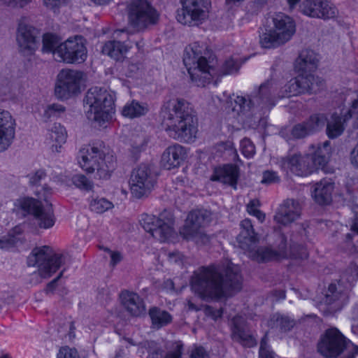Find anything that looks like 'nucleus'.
<instances>
[{
    "label": "nucleus",
    "mask_w": 358,
    "mask_h": 358,
    "mask_svg": "<svg viewBox=\"0 0 358 358\" xmlns=\"http://www.w3.org/2000/svg\"><path fill=\"white\" fill-rule=\"evenodd\" d=\"M301 210V206L297 201L287 199L280 206L274 220L279 224L287 225L300 217Z\"/></svg>",
    "instance_id": "nucleus-25"
},
{
    "label": "nucleus",
    "mask_w": 358,
    "mask_h": 358,
    "mask_svg": "<svg viewBox=\"0 0 358 358\" xmlns=\"http://www.w3.org/2000/svg\"><path fill=\"white\" fill-rule=\"evenodd\" d=\"M186 154L184 147L179 144L169 146L162 154V166L167 170L178 167L185 158Z\"/></svg>",
    "instance_id": "nucleus-28"
},
{
    "label": "nucleus",
    "mask_w": 358,
    "mask_h": 358,
    "mask_svg": "<svg viewBox=\"0 0 358 358\" xmlns=\"http://www.w3.org/2000/svg\"><path fill=\"white\" fill-rule=\"evenodd\" d=\"M334 185L330 180H322L317 182L313 190L315 201L320 205L329 204L331 201V194Z\"/></svg>",
    "instance_id": "nucleus-32"
},
{
    "label": "nucleus",
    "mask_w": 358,
    "mask_h": 358,
    "mask_svg": "<svg viewBox=\"0 0 358 358\" xmlns=\"http://www.w3.org/2000/svg\"><path fill=\"white\" fill-rule=\"evenodd\" d=\"M203 48L194 43L187 46L183 55V63L191 80L197 86H204L217 73L214 59H207L202 55Z\"/></svg>",
    "instance_id": "nucleus-7"
},
{
    "label": "nucleus",
    "mask_w": 358,
    "mask_h": 358,
    "mask_svg": "<svg viewBox=\"0 0 358 358\" xmlns=\"http://www.w3.org/2000/svg\"><path fill=\"white\" fill-rule=\"evenodd\" d=\"M240 227L241 230L237 237L240 247L245 250H251L258 241L252 222L250 219H245L241 221Z\"/></svg>",
    "instance_id": "nucleus-30"
},
{
    "label": "nucleus",
    "mask_w": 358,
    "mask_h": 358,
    "mask_svg": "<svg viewBox=\"0 0 358 358\" xmlns=\"http://www.w3.org/2000/svg\"><path fill=\"white\" fill-rule=\"evenodd\" d=\"M70 181L71 184H67V185H73L76 188L83 191H90L94 187L93 182L83 174L73 175Z\"/></svg>",
    "instance_id": "nucleus-43"
},
{
    "label": "nucleus",
    "mask_w": 358,
    "mask_h": 358,
    "mask_svg": "<svg viewBox=\"0 0 358 358\" xmlns=\"http://www.w3.org/2000/svg\"><path fill=\"white\" fill-rule=\"evenodd\" d=\"M23 233V229L20 225L12 228L6 235L0 238V249L9 250L21 242L20 236Z\"/></svg>",
    "instance_id": "nucleus-36"
},
{
    "label": "nucleus",
    "mask_w": 358,
    "mask_h": 358,
    "mask_svg": "<svg viewBox=\"0 0 358 358\" xmlns=\"http://www.w3.org/2000/svg\"><path fill=\"white\" fill-rule=\"evenodd\" d=\"M280 181V178L278 173L274 171H265L262 173V179L261 182L266 185H272L278 183Z\"/></svg>",
    "instance_id": "nucleus-54"
},
{
    "label": "nucleus",
    "mask_w": 358,
    "mask_h": 358,
    "mask_svg": "<svg viewBox=\"0 0 358 358\" xmlns=\"http://www.w3.org/2000/svg\"><path fill=\"white\" fill-rule=\"evenodd\" d=\"M210 220V213L206 210H195L190 212L185 224L180 233L187 240L194 241L196 244L206 245L210 237L205 234L202 228Z\"/></svg>",
    "instance_id": "nucleus-12"
},
{
    "label": "nucleus",
    "mask_w": 358,
    "mask_h": 358,
    "mask_svg": "<svg viewBox=\"0 0 358 358\" xmlns=\"http://www.w3.org/2000/svg\"><path fill=\"white\" fill-rule=\"evenodd\" d=\"M51 194L52 189L44 185L35 192L38 199L27 196L17 200V206L24 214L32 215L38 226L45 229L51 228L55 222L52 204L47 201Z\"/></svg>",
    "instance_id": "nucleus-6"
},
{
    "label": "nucleus",
    "mask_w": 358,
    "mask_h": 358,
    "mask_svg": "<svg viewBox=\"0 0 358 358\" xmlns=\"http://www.w3.org/2000/svg\"><path fill=\"white\" fill-rule=\"evenodd\" d=\"M358 279V266L355 264L350 265L341 275L338 281V287L336 284H330L326 294V302L331 304L337 303L342 306L347 302L348 289Z\"/></svg>",
    "instance_id": "nucleus-16"
},
{
    "label": "nucleus",
    "mask_w": 358,
    "mask_h": 358,
    "mask_svg": "<svg viewBox=\"0 0 358 358\" xmlns=\"http://www.w3.org/2000/svg\"><path fill=\"white\" fill-rule=\"evenodd\" d=\"M149 315L152 325L157 328H161L171 322L172 316L166 310L157 307H152L149 310Z\"/></svg>",
    "instance_id": "nucleus-38"
},
{
    "label": "nucleus",
    "mask_w": 358,
    "mask_h": 358,
    "mask_svg": "<svg viewBox=\"0 0 358 358\" xmlns=\"http://www.w3.org/2000/svg\"><path fill=\"white\" fill-rule=\"evenodd\" d=\"M65 111V108L59 103H52L47 106L44 111V117L47 119L59 117Z\"/></svg>",
    "instance_id": "nucleus-48"
},
{
    "label": "nucleus",
    "mask_w": 358,
    "mask_h": 358,
    "mask_svg": "<svg viewBox=\"0 0 358 358\" xmlns=\"http://www.w3.org/2000/svg\"><path fill=\"white\" fill-rule=\"evenodd\" d=\"M52 151L59 152V148L65 143L67 134L65 128L59 123H55L48 133Z\"/></svg>",
    "instance_id": "nucleus-35"
},
{
    "label": "nucleus",
    "mask_w": 358,
    "mask_h": 358,
    "mask_svg": "<svg viewBox=\"0 0 358 358\" xmlns=\"http://www.w3.org/2000/svg\"><path fill=\"white\" fill-rule=\"evenodd\" d=\"M56 60L66 64H81L87 57L86 39L76 35L61 43L56 49Z\"/></svg>",
    "instance_id": "nucleus-15"
},
{
    "label": "nucleus",
    "mask_w": 358,
    "mask_h": 358,
    "mask_svg": "<svg viewBox=\"0 0 358 358\" xmlns=\"http://www.w3.org/2000/svg\"><path fill=\"white\" fill-rule=\"evenodd\" d=\"M15 120L9 111L0 108V152L6 150L15 136Z\"/></svg>",
    "instance_id": "nucleus-23"
},
{
    "label": "nucleus",
    "mask_w": 358,
    "mask_h": 358,
    "mask_svg": "<svg viewBox=\"0 0 358 358\" xmlns=\"http://www.w3.org/2000/svg\"><path fill=\"white\" fill-rule=\"evenodd\" d=\"M268 342V336L265 334L260 342L259 351V358H275V353L273 350H271Z\"/></svg>",
    "instance_id": "nucleus-49"
},
{
    "label": "nucleus",
    "mask_w": 358,
    "mask_h": 358,
    "mask_svg": "<svg viewBox=\"0 0 358 358\" xmlns=\"http://www.w3.org/2000/svg\"><path fill=\"white\" fill-rule=\"evenodd\" d=\"M348 109L346 110L345 120L352 118V126L358 128V95L349 102Z\"/></svg>",
    "instance_id": "nucleus-46"
},
{
    "label": "nucleus",
    "mask_w": 358,
    "mask_h": 358,
    "mask_svg": "<svg viewBox=\"0 0 358 358\" xmlns=\"http://www.w3.org/2000/svg\"><path fill=\"white\" fill-rule=\"evenodd\" d=\"M157 174L148 164H141L130 176L129 187L131 195L136 199L147 197L157 183Z\"/></svg>",
    "instance_id": "nucleus-14"
},
{
    "label": "nucleus",
    "mask_w": 358,
    "mask_h": 358,
    "mask_svg": "<svg viewBox=\"0 0 358 358\" xmlns=\"http://www.w3.org/2000/svg\"><path fill=\"white\" fill-rule=\"evenodd\" d=\"M318 352L327 358H354L358 346L347 339L336 328L327 329L317 345Z\"/></svg>",
    "instance_id": "nucleus-9"
},
{
    "label": "nucleus",
    "mask_w": 358,
    "mask_h": 358,
    "mask_svg": "<svg viewBox=\"0 0 358 358\" xmlns=\"http://www.w3.org/2000/svg\"><path fill=\"white\" fill-rule=\"evenodd\" d=\"M83 73L76 70H62L58 74V83L55 92L59 99H67L69 96L76 94L80 91Z\"/></svg>",
    "instance_id": "nucleus-19"
},
{
    "label": "nucleus",
    "mask_w": 358,
    "mask_h": 358,
    "mask_svg": "<svg viewBox=\"0 0 358 358\" xmlns=\"http://www.w3.org/2000/svg\"><path fill=\"white\" fill-rule=\"evenodd\" d=\"M189 358H210V355L203 347L194 345L189 352Z\"/></svg>",
    "instance_id": "nucleus-56"
},
{
    "label": "nucleus",
    "mask_w": 358,
    "mask_h": 358,
    "mask_svg": "<svg viewBox=\"0 0 358 358\" xmlns=\"http://www.w3.org/2000/svg\"><path fill=\"white\" fill-rule=\"evenodd\" d=\"M160 116L168 135L175 140L193 142L198 132V118L191 103L183 99L169 100L162 107Z\"/></svg>",
    "instance_id": "nucleus-2"
},
{
    "label": "nucleus",
    "mask_w": 358,
    "mask_h": 358,
    "mask_svg": "<svg viewBox=\"0 0 358 358\" xmlns=\"http://www.w3.org/2000/svg\"><path fill=\"white\" fill-rule=\"evenodd\" d=\"M240 149L242 154L247 158L252 157L255 153V145L247 138H243L241 141Z\"/></svg>",
    "instance_id": "nucleus-50"
},
{
    "label": "nucleus",
    "mask_w": 358,
    "mask_h": 358,
    "mask_svg": "<svg viewBox=\"0 0 358 358\" xmlns=\"http://www.w3.org/2000/svg\"><path fill=\"white\" fill-rule=\"evenodd\" d=\"M268 324L272 329L275 328L282 332H287L294 327L295 322L287 315L275 313L271 317Z\"/></svg>",
    "instance_id": "nucleus-37"
},
{
    "label": "nucleus",
    "mask_w": 358,
    "mask_h": 358,
    "mask_svg": "<svg viewBox=\"0 0 358 358\" xmlns=\"http://www.w3.org/2000/svg\"><path fill=\"white\" fill-rule=\"evenodd\" d=\"M127 8L129 24L137 31H143L159 21V12L148 0H131Z\"/></svg>",
    "instance_id": "nucleus-11"
},
{
    "label": "nucleus",
    "mask_w": 358,
    "mask_h": 358,
    "mask_svg": "<svg viewBox=\"0 0 358 358\" xmlns=\"http://www.w3.org/2000/svg\"><path fill=\"white\" fill-rule=\"evenodd\" d=\"M231 338L244 347L252 348L257 345V340L249 329L245 320L240 316L231 320Z\"/></svg>",
    "instance_id": "nucleus-24"
},
{
    "label": "nucleus",
    "mask_w": 358,
    "mask_h": 358,
    "mask_svg": "<svg viewBox=\"0 0 358 358\" xmlns=\"http://www.w3.org/2000/svg\"><path fill=\"white\" fill-rule=\"evenodd\" d=\"M42 51L44 53H52L56 57V49L61 43L60 38L51 33L44 34L43 36Z\"/></svg>",
    "instance_id": "nucleus-40"
},
{
    "label": "nucleus",
    "mask_w": 358,
    "mask_h": 358,
    "mask_svg": "<svg viewBox=\"0 0 358 358\" xmlns=\"http://www.w3.org/2000/svg\"><path fill=\"white\" fill-rule=\"evenodd\" d=\"M259 43L264 48H275L285 43L279 40V36L274 30H269L262 34L259 36Z\"/></svg>",
    "instance_id": "nucleus-41"
},
{
    "label": "nucleus",
    "mask_w": 358,
    "mask_h": 358,
    "mask_svg": "<svg viewBox=\"0 0 358 358\" xmlns=\"http://www.w3.org/2000/svg\"><path fill=\"white\" fill-rule=\"evenodd\" d=\"M274 31L278 35L279 40L285 43L287 42L296 31L294 21L289 16L279 13L273 18Z\"/></svg>",
    "instance_id": "nucleus-27"
},
{
    "label": "nucleus",
    "mask_w": 358,
    "mask_h": 358,
    "mask_svg": "<svg viewBox=\"0 0 358 358\" xmlns=\"http://www.w3.org/2000/svg\"><path fill=\"white\" fill-rule=\"evenodd\" d=\"M44 4L50 8L59 6L62 3H64L66 0H43Z\"/></svg>",
    "instance_id": "nucleus-61"
},
{
    "label": "nucleus",
    "mask_w": 358,
    "mask_h": 358,
    "mask_svg": "<svg viewBox=\"0 0 358 358\" xmlns=\"http://www.w3.org/2000/svg\"><path fill=\"white\" fill-rule=\"evenodd\" d=\"M327 121L323 114L310 115L306 120L294 124L291 130V138L294 140L303 139L321 130Z\"/></svg>",
    "instance_id": "nucleus-20"
},
{
    "label": "nucleus",
    "mask_w": 358,
    "mask_h": 358,
    "mask_svg": "<svg viewBox=\"0 0 358 358\" xmlns=\"http://www.w3.org/2000/svg\"><path fill=\"white\" fill-rule=\"evenodd\" d=\"M301 94L317 93L324 87V81L320 78L312 74L299 75L295 78Z\"/></svg>",
    "instance_id": "nucleus-33"
},
{
    "label": "nucleus",
    "mask_w": 358,
    "mask_h": 358,
    "mask_svg": "<svg viewBox=\"0 0 358 358\" xmlns=\"http://www.w3.org/2000/svg\"><path fill=\"white\" fill-rule=\"evenodd\" d=\"M329 141L318 144L313 155L300 153L287 155L278 160V165L286 173L292 172L298 176H307L327 164L331 154Z\"/></svg>",
    "instance_id": "nucleus-4"
},
{
    "label": "nucleus",
    "mask_w": 358,
    "mask_h": 358,
    "mask_svg": "<svg viewBox=\"0 0 358 358\" xmlns=\"http://www.w3.org/2000/svg\"><path fill=\"white\" fill-rule=\"evenodd\" d=\"M318 57L316 53L309 49L303 50L295 62V69L301 72H310L317 68Z\"/></svg>",
    "instance_id": "nucleus-31"
},
{
    "label": "nucleus",
    "mask_w": 358,
    "mask_h": 358,
    "mask_svg": "<svg viewBox=\"0 0 358 358\" xmlns=\"http://www.w3.org/2000/svg\"><path fill=\"white\" fill-rule=\"evenodd\" d=\"M66 257L60 252L44 245L34 248L28 257L29 266H37L38 275L43 278H48L65 263Z\"/></svg>",
    "instance_id": "nucleus-10"
},
{
    "label": "nucleus",
    "mask_w": 358,
    "mask_h": 358,
    "mask_svg": "<svg viewBox=\"0 0 358 358\" xmlns=\"http://www.w3.org/2000/svg\"><path fill=\"white\" fill-rule=\"evenodd\" d=\"M120 297L124 308L131 315L138 317L145 313L144 302L136 293L123 291Z\"/></svg>",
    "instance_id": "nucleus-29"
},
{
    "label": "nucleus",
    "mask_w": 358,
    "mask_h": 358,
    "mask_svg": "<svg viewBox=\"0 0 358 358\" xmlns=\"http://www.w3.org/2000/svg\"><path fill=\"white\" fill-rule=\"evenodd\" d=\"M182 8L178 11L177 20L183 24L194 26L208 16L209 0H182Z\"/></svg>",
    "instance_id": "nucleus-17"
},
{
    "label": "nucleus",
    "mask_w": 358,
    "mask_h": 358,
    "mask_svg": "<svg viewBox=\"0 0 358 358\" xmlns=\"http://www.w3.org/2000/svg\"><path fill=\"white\" fill-rule=\"evenodd\" d=\"M104 250L108 252L110 256V265L112 266H116L122 259V254L118 251H112L110 249L106 248Z\"/></svg>",
    "instance_id": "nucleus-58"
},
{
    "label": "nucleus",
    "mask_w": 358,
    "mask_h": 358,
    "mask_svg": "<svg viewBox=\"0 0 358 358\" xmlns=\"http://www.w3.org/2000/svg\"><path fill=\"white\" fill-rule=\"evenodd\" d=\"M64 271V270L62 271L59 273V275L55 279H53L52 281H50L47 285V287H46V289H45V292L47 293H48L50 292H52L56 288L57 282L62 278V276L63 275Z\"/></svg>",
    "instance_id": "nucleus-60"
},
{
    "label": "nucleus",
    "mask_w": 358,
    "mask_h": 358,
    "mask_svg": "<svg viewBox=\"0 0 358 358\" xmlns=\"http://www.w3.org/2000/svg\"><path fill=\"white\" fill-rule=\"evenodd\" d=\"M192 289L205 301L219 300L242 288V277L236 266H201L194 271L190 280Z\"/></svg>",
    "instance_id": "nucleus-1"
},
{
    "label": "nucleus",
    "mask_w": 358,
    "mask_h": 358,
    "mask_svg": "<svg viewBox=\"0 0 358 358\" xmlns=\"http://www.w3.org/2000/svg\"><path fill=\"white\" fill-rule=\"evenodd\" d=\"M280 255L270 248L262 247L257 250L254 254V259L258 262H266L278 259Z\"/></svg>",
    "instance_id": "nucleus-42"
},
{
    "label": "nucleus",
    "mask_w": 358,
    "mask_h": 358,
    "mask_svg": "<svg viewBox=\"0 0 358 358\" xmlns=\"http://www.w3.org/2000/svg\"><path fill=\"white\" fill-rule=\"evenodd\" d=\"M27 17H22L18 22L16 40L20 52L24 55H31L39 45V31L30 25Z\"/></svg>",
    "instance_id": "nucleus-18"
},
{
    "label": "nucleus",
    "mask_w": 358,
    "mask_h": 358,
    "mask_svg": "<svg viewBox=\"0 0 358 358\" xmlns=\"http://www.w3.org/2000/svg\"><path fill=\"white\" fill-rule=\"evenodd\" d=\"M139 64L126 60L123 62L122 71L127 77H134L139 71Z\"/></svg>",
    "instance_id": "nucleus-53"
},
{
    "label": "nucleus",
    "mask_w": 358,
    "mask_h": 358,
    "mask_svg": "<svg viewBox=\"0 0 358 358\" xmlns=\"http://www.w3.org/2000/svg\"><path fill=\"white\" fill-rule=\"evenodd\" d=\"M113 207V203L103 197L93 198L90 203V210L96 213H103Z\"/></svg>",
    "instance_id": "nucleus-44"
},
{
    "label": "nucleus",
    "mask_w": 358,
    "mask_h": 358,
    "mask_svg": "<svg viewBox=\"0 0 358 358\" xmlns=\"http://www.w3.org/2000/svg\"><path fill=\"white\" fill-rule=\"evenodd\" d=\"M140 223L146 231L160 242L168 240L173 233V217L172 214L166 210L160 213L159 217L143 214Z\"/></svg>",
    "instance_id": "nucleus-13"
},
{
    "label": "nucleus",
    "mask_w": 358,
    "mask_h": 358,
    "mask_svg": "<svg viewBox=\"0 0 358 358\" xmlns=\"http://www.w3.org/2000/svg\"><path fill=\"white\" fill-rule=\"evenodd\" d=\"M167 350L164 358H181L183 344L181 341L169 342L166 345Z\"/></svg>",
    "instance_id": "nucleus-45"
},
{
    "label": "nucleus",
    "mask_w": 358,
    "mask_h": 358,
    "mask_svg": "<svg viewBox=\"0 0 358 358\" xmlns=\"http://www.w3.org/2000/svg\"><path fill=\"white\" fill-rule=\"evenodd\" d=\"M182 255L179 252H173L169 254V258L171 261L177 262L178 260L182 259Z\"/></svg>",
    "instance_id": "nucleus-64"
},
{
    "label": "nucleus",
    "mask_w": 358,
    "mask_h": 358,
    "mask_svg": "<svg viewBox=\"0 0 358 358\" xmlns=\"http://www.w3.org/2000/svg\"><path fill=\"white\" fill-rule=\"evenodd\" d=\"M252 215L255 216L261 222L265 219V214L263 213L258 209H254V211H251Z\"/></svg>",
    "instance_id": "nucleus-62"
},
{
    "label": "nucleus",
    "mask_w": 358,
    "mask_h": 358,
    "mask_svg": "<svg viewBox=\"0 0 358 358\" xmlns=\"http://www.w3.org/2000/svg\"><path fill=\"white\" fill-rule=\"evenodd\" d=\"M205 314L216 320L222 316L223 310L222 308H215L210 306H206L204 308Z\"/></svg>",
    "instance_id": "nucleus-57"
},
{
    "label": "nucleus",
    "mask_w": 358,
    "mask_h": 358,
    "mask_svg": "<svg viewBox=\"0 0 358 358\" xmlns=\"http://www.w3.org/2000/svg\"><path fill=\"white\" fill-rule=\"evenodd\" d=\"M241 64L238 60L234 58L227 59L222 64L221 71L222 75L236 73L238 71Z\"/></svg>",
    "instance_id": "nucleus-47"
},
{
    "label": "nucleus",
    "mask_w": 358,
    "mask_h": 358,
    "mask_svg": "<svg viewBox=\"0 0 358 358\" xmlns=\"http://www.w3.org/2000/svg\"><path fill=\"white\" fill-rule=\"evenodd\" d=\"M148 111L147 105L141 104L138 101H132L126 104L122 109V115L131 118L144 115Z\"/></svg>",
    "instance_id": "nucleus-39"
},
{
    "label": "nucleus",
    "mask_w": 358,
    "mask_h": 358,
    "mask_svg": "<svg viewBox=\"0 0 358 358\" xmlns=\"http://www.w3.org/2000/svg\"><path fill=\"white\" fill-rule=\"evenodd\" d=\"M113 36L117 40L106 42L102 48V52L116 61H120L131 47L129 36L124 29L116 30Z\"/></svg>",
    "instance_id": "nucleus-21"
},
{
    "label": "nucleus",
    "mask_w": 358,
    "mask_h": 358,
    "mask_svg": "<svg viewBox=\"0 0 358 358\" xmlns=\"http://www.w3.org/2000/svg\"><path fill=\"white\" fill-rule=\"evenodd\" d=\"M115 95L105 87H93L88 90L84 103L89 106L86 115L89 120L103 125L114 113Z\"/></svg>",
    "instance_id": "nucleus-8"
},
{
    "label": "nucleus",
    "mask_w": 358,
    "mask_h": 358,
    "mask_svg": "<svg viewBox=\"0 0 358 358\" xmlns=\"http://www.w3.org/2000/svg\"><path fill=\"white\" fill-rule=\"evenodd\" d=\"M75 330H76V327L74 325V322H71L70 324H69V331L68 333V336H69V340H73V338H75V337H76Z\"/></svg>",
    "instance_id": "nucleus-63"
},
{
    "label": "nucleus",
    "mask_w": 358,
    "mask_h": 358,
    "mask_svg": "<svg viewBox=\"0 0 358 358\" xmlns=\"http://www.w3.org/2000/svg\"><path fill=\"white\" fill-rule=\"evenodd\" d=\"M300 8L304 15L323 20L334 18L337 14L336 8L327 0H305Z\"/></svg>",
    "instance_id": "nucleus-22"
},
{
    "label": "nucleus",
    "mask_w": 358,
    "mask_h": 358,
    "mask_svg": "<svg viewBox=\"0 0 358 358\" xmlns=\"http://www.w3.org/2000/svg\"><path fill=\"white\" fill-rule=\"evenodd\" d=\"M57 358H80V355L76 348L64 346L59 349Z\"/></svg>",
    "instance_id": "nucleus-55"
},
{
    "label": "nucleus",
    "mask_w": 358,
    "mask_h": 358,
    "mask_svg": "<svg viewBox=\"0 0 358 358\" xmlns=\"http://www.w3.org/2000/svg\"><path fill=\"white\" fill-rule=\"evenodd\" d=\"M285 93L282 95H279V97H284V96L289 97V96H296L299 94H301L296 78L291 80L285 86Z\"/></svg>",
    "instance_id": "nucleus-52"
},
{
    "label": "nucleus",
    "mask_w": 358,
    "mask_h": 358,
    "mask_svg": "<svg viewBox=\"0 0 358 358\" xmlns=\"http://www.w3.org/2000/svg\"><path fill=\"white\" fill-rule=\"evenodd\" d=\"M47 177L45 171L43 169H38L34 172L30 173L27 176L29 179V184L31 186H38L42 180Z\"/></svg>",
    "instance_id": "nucleus-51"
},
{
    "label": "nucleus",
    "mask_w": 358,
    "mask_h": 358,
    "mask_svg": "<svg viewBox=\"0 0 358 358\" xmlns=\"http://www.w3.org/2000/svg\"><path fill=\"white\" fill-rule=\"evenodd\" d=\"M239 178V169L234 164H225L215 167L210 178L212 181H217L236 189Z\"/></svg>",
    "instance_id": "nucleus-26"
},
{
    "label": "nucleus",
    "mask_w": 358,
    "mask_h": 358,
    "mask_svg": "<svg viewBox=\"0 0 358 358\" xmlns=\"http://www.w3.org/2000/svg\"><path fill=\"white\" fill-rule=\"evenodd\" d=\"M101 141L82 148L78 159L80 167L88 173H94L96 179H108L116 165L115 157L104 151Z\"/></svg>",
    "instance_id": "nucleus-5"
},
{
    "label": "nucleus",
    "mask_w": 358,
    "mask_h": 358,
    "mask_svg": "<svg viewBox=\"0 0 358 358\" xmlns=\"http://www.w3.org/2000/svg\"><path fill=\"white\" fill-rule=\"evenodd\" d=\"M348 109V108L346 109L343 108L341 110V116L334 113L331 117V120L327 122H326L327 134L330 138H335L339 136L344 130L345 124L350 120H352V118L345 120V113Z\"/></svg>",
    "instance_id": "nucleus-34"
},
{
    "label": "nucleus",
    "mask_w": 358,
    "mask_h": 358,
    "mask_svg": "<svg viewBox=\"0 0 358 358\" xmlns=\"http://www.w3.org/2000/svg\"><path fill=\"white\" fill-rule=\"evenodd\" d=\"M275 90L273 80H267L250 94L236 96L231 101L232 111L243 118H250L257 113L268 111L276 103Z\"/></svg>",
    "instance_id": "nucleus-3"
},
{
    "label": "nucleus",
    "mask_w": 358,
    "mask_h": 358,
    "mask_svg": "<svg viewBox=\"0 0 358 358\" xmlns=\"http://www.w3.org/2000/svg\"><path fill=\"white\" fill-rule=\"evenodd\" d=\"M4 3L12 6H19L24 7L31 0H1Z\"/></svg>",
    "instance_id": "nucleus-59"
}]
</instances>
